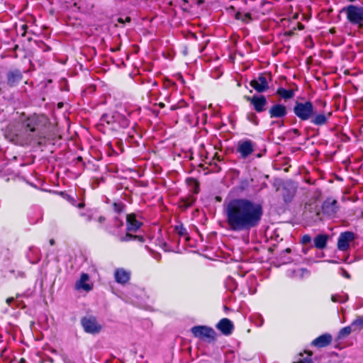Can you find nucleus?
Masks as SVG:
<instances>
[{"label": "nucleus", "mask_w": 363, "mask_h": 363, "mask_svg": "<svg viewBox=\"0 0 363 363\" xmlns=\"http://www.w3.org/2000/svg\"><path fill=\"white\" fill-rule=\"evenodd\" d=\"M235 18L238 20H241L245 23H248L251 21V15L250 13H246L245 14H242L240 12H237L235 14Z\"/></svg>", "instance_id": "nucleus-26"}, {"label": "nucleus", "mask_w": 363, "mask_h": 363, "mask_svg": "<svg viewBox=\"0 0 363 363\" xmlns=\"http://www.w3.org/2000/svg\"><path fill=\"white\" fill-rule=\"evenodd\" d=\"M328 236L325 234H319L314 238V246L318 249H324L326 247Z\"/></svg>", "instance_id": "nucleus-21"}, {"label": "nucleus", "mask_w": 363, "mask_h": 363, "mask_svg": "<svg viewBox=\"0 0 363 363\" xmlns=\"http://www.w3.org/2000/svg\"><path fill=\"white\" fill-rule=\"evenodd\" d=\"M353 331H359L363 329V318L359 317L352 321L351 324Z\"/></svg>", "instance_id": "nucleus-24"}, {"label": "nucleus", "mask_w": 363, "mask_h": 363, "mask_svg": "<svg viewBox=\"0 0 363 363\" xmlns=\"http://www.w3.org/2000/svg\"><path fill=\"white\" fill-rule=\"evenodd\" d=\"M82 206H83V204H82V203H80V204L79 205V207H82Z\"/></svg>", "instance_id": "nucleus-51"}, {"label": "nucleus", "mask_w": 363, "mask_h": 363, "mask_svg": "<svg viewBox=\"0 0 363 363\" xmlns=\"http://www.w3.org/2000/svg\"><path fill=\"white\" fill-rule=\"evenodd\" d=\"M106 116H104L102 117V118H101V121H106Z\"/></svg>", "instance_id": "nucleus-45"}, {"label": "nucleus", "mask_w": 363, "mask_h": 363, "mask_svg": "<svg viewBox=\"0 0 363 363\" xmlns=\"http://www.w3.org/2000/svg\"><path fill=\"white\" fill-rule=\"evenodd\" d=\"M342 275H343L345 277H346V278H347V279H350V274H349L347 271H345V270H344V269H342Z\"/></svg>", "instance_id": "nucleus-39"}, {"label": "nucleus", "mask_w": 363, "mask_h": 363, "mask_svg": "<svg viewBox=\"0 0 363 363\" xmlns=\"http://www.w3.org/2000/svg\"><path fill=\"white\" fill-rule=\"evenodd\" d=\"M136 239H138L140 242H143L144 241V238L142 236H138V238H136Z\"/></svg>", "instance_id": "nucleus-42"}, {"label": "nucleus", "mask_w": 363, "mask_h": 363, "mask_svg": "<svg viewBox=\"0 0 363 363\" xmlns=\"http://www.w3.org/2000/svg\"><path fill=\"white\" fill-rule=\"evenodd\" d=\"M14 301V298L11 297V298H8L6 299V303L10 305L11 302H13Z\"/></svg>", "instance_id": "nucleus-40"}, {"label": "nucleus", "mask_w": 363, "mask_h": 363, "mask_svg": "<svg viewBox=\"0 0 363 363\" xmlns=\"http://www.w3.org/2000/svg\"><path fill=\"white\" fill-rule=\"evenodd\" d=\"M225 222L233 232L250 231L257 227L263 216L262 205L248 199H234L224 207Z\"/></svg>", "instance_id": "nucleus-1"}, {"label": "nucleus", "mask_w": 363, "mask_h": 363, "mask_svg": "<svg viewBox=\"0 0 363 363\" xmlns=\"http://www.w3.org/2000/svg\"><path fill=\"white\" fill-rule=\"evenodd\" d=\"M125 205L122 202H114L113 203V209L116 213H121L123 211Z\"/></svg>", "instance_id": "nucleus-29"}, {"label": "nucleus", "mask_w": 363, "mask_h": 363, "mask_svg": "<svg viewBox=\"0 0 363 363\" xmlns=\"http://www.w3.org/2000/svg\"><path fill=\"white\" fill-rule=\"evenodd\" d=\"M296 193L295 189L289 190L286 189H284V193H283V199L285 203H289L293 199L294 195Z\"/></svg>", "instance_id": "nucleus-23"}, {"label": "nucleus", "mask_w": 363, "mask_h": 363, "mask_svg": "<svg viewBox=\"0 0 363 363\" xmlns=\"http://www.w3.org/2000/svg\"><path fill=\"white\" fill-rule=\"evenodd\" d=\"M216 328L219 330L223 335H229L233 333L234 329V325L233 322L228 318H222L216 325Z\"/></svg>", "instance_id": "nucleus-13"}, {"label": "nucleus", "mask_w": 363, "mask_h": 363, "mask_svg": "<svg viewBox=\"0 0 363 363\" xmlns=\"http://www.w3.org/2000/svg\"><path fill=\"white\" fill-rule=\"evenodd\" d=\"M293 132L296 135H300V132H299V130L298 129H294Z\"/></svg>", "instance_id": "nucleus-41"}, {"label": "nucleus", "mask_w": 363, "mask_h": 363, "mask_svg": "<svg viewBox=\"0 0 363 363\" xmlns=\"http://www.w3.org/2000/svg\"><path fill=\"white\" fill-rule=\"evenodd\" d=\"M355 239V235L350 231L342 233L337 240V248L341 251H346L350 247V242Z\"/></svg>", "instance_id": "nucleus-9"}, {"label": "nucleus", "mask_w": 363, "mask_h": 363, "mask_svg": "<svg viewBox=\"0 0 363 363\" xmlns=\"http://www.w3.org/2000/svg\"><path fill=\"white\" fill-rule=\"evenodd\" d=\"M19 276H21V277H24V273H23V272H20V273H19Z\"/></svg>", "instance_id": "nucleus-48"}, {"label": "nucleus", "mask_w": 363, "mask_h": 363, "mask_svg": "<svg viewBox=\"0 0 363 363\" xmlns=\"http://www.w3.org/2000/svg\"><path fill=\"white\" fill-rule=\"evenodd\" d=\"M89 279V276L88 274L83 273L81 275V277L79 281H77L75 284V288L77 290L83 289L86 291H89L92 289V286L89 284H87Z\"/></svg>", "instance_id": "nucleus-17"}, {"label": "nucleus", "mask_w": 363, "mask_h": 363, "mask_svg": "<svg viewBox=\"0 0 363 363\" xmlns=\"http://www.w3.org/2000/svg\"><path fill=\"white\" fill-rule=\"evenodd\" d=\"M285 251L286 252L289 253L291 252V249L290 248H286Z\"/></svg>", "instance_id": "nucleus-46"}, {"label": "nucleus", "mask_w": 363, "mask_h": 363, "mask_svg": "<svg viewBox=\"0 0 363 363\" xmlns=\"http://www.w3.org/2000/svg\"><path fill=\"white\" fill-rule=\"evenodd\" d=\"M123 225V222L122 220L119 219L118 217L115 218V225L118 228L122 226Z\"/></svg>", "instance_id": "nucleus-36"}, {"label": "nucleus", "mask_w": 363, "mask_h": 363, "mask_svg": "<svg viewBox=\"0 0 363 363\" xmlns=\"http://www.w3.org/2000/svg\"><path fill=\"white\" fill-rule=\"evenodd\" d=\"M191 331L195 337L200 338L208 342H211L216 340V332L210 327L205 325H196L191 328Z\"/></svg>", "instance_id": "nucleus-5"}, {"label": "nucleus", "mask_w": 363, "mask_h": 363, "mask_svg": "<svg viewBox=\"0 0 363 363\" xmlns=\"http://www.w3.org/2000/svg\"><path fill=\"white\" fill-rule=\"evenodd\" d=\"M82 327L86 333L95 334L100 332L101 326L94 316L84 317L81 320Z\"/></svg>", "instance_id": "nucleus-7"}, {"label": "nucleus", "mask_w": 363, "mask_h": 363, "mask_svg": "<svg viewBox=\"0 0 363 363\" xmlns=\"http://www.w3.org/2000/svg\"><path fill=\"white\" fill-rule=\"evenodd\" d=\"M50 244L51 245H53L55 244V240H54L53 239H50Z\"/></svg>", "instance_id": "nucleus-44"}, {"label": "nucleus", "mask_w": 363, "mask_h": 363, "mask_svg": "<svg viewBox=\"0 0 363 363\" xmlns=\"http://www.w3.org/2000/svg\"><path fill=\"white\" fill-rule=\"evenodd\" d=\"M119 50V48H115V49H113L112 51H118Z\"/></svg>", "instance_id": "nucleus-47"}, {"label": "nucleus", "mask_w": 363, "mask_h": 363, "mask_svg": "<svg viewBox=\"0 0 363 363\" xmlns=\"http://www.w3.org/2000/svg\"><path fill=\"white\" fill-rule=\"evenodd\" d=\"M337 202L335 199H328L322 205L323 213L328 216H334L337 211Z\"/></svg>", "instance_id": "nucleus-12"}, {"label": "nucleus", "mask_w": 363, "mask_h": 363, "mask_svg": "<svg viewBox=\"0 0 363 363\" xmlns=\"http://www.w3.org/2000/svg\"><path fill=\"white\" fill-rule=\"evenodd\" d=\"M165 100H166L167 102H169V96L166 97Z\"/></svg>", "instance_id": "nucleus-49"}, {"label": "nucleus", "mask_w": 363, "mask_h": 363, "mask_svg": "<svg viewBox=\"0 0 363 363\" xmlns=\"http://www.w3.org/2000/svg\"><path fill=\"white\" fill-rule=\"evenodd\" d=\"M196 200V198L193 194L182 197L179 199V207L183 210H186L191 206Z\"/></svg>", "instance_id": "nucleus-20"}, {"label": "nucleus", "mask_w": 363, "mask_h": 363, "mask_svg": "<svg viewBox=\"0 0 363 363\" xmlns=\"http://www.w3.org/2000/svg\"><path fill=\"white\" fill-rule=\"evenodd\" d=\"M175 230L180 236H186L188 235L187 230L183 225L175 226Z\"/></svg>", "instance_id": "nucleus-30"}, {"label": "nucleus", "mask_w": 363, "mask_h": 363, "mask_svg": "<svg viewBox=\"0 0 363 363\" xmlns=\"http://www.w3.org/2000/svg\"><path fill=\"white\" fill-rule=\"evenodd\" d=\"M332 339L330 334L325 333L314 339L311 344L318 348L325 347L331 343Z\"/></svg>", "instance_id": "nucleus-16"}, {"label": "nucleus", "mask_w": 363, "mask_h": 363, "mask_svg": "<svg viewBox=\"0 0 363 363\" xmlns=\"http://www.w3.org/2000/svg\"><path fill=\"white\" fill-rule=\"evenodd\" d=\"M138 238V235H133L132 234L129 233L128 232L125 234L124 236H121L119 240L121 242H128L130 240H134Z\"/></svg>", "instance_id": "nucleus-31"}, {"label": "nucleus", "mask_w": 363, "mask_h": 363, "mask_svg": "<svg viewBox=\"0 0 363 363\" xmlns=\"http://www.w3.org/2000/svg\"><path fill=\"white\" fill-rule=\"evenodd\" d=\"M331 300L335 303H345L347 300V296L338 294L333 295Z\"/></svg>", "instance_id": "nucleus-27"}, {"label": "nucleus", "mask_w": 363, "mask_h": 363, "mask_svg": "<svg viewBox=\"0 0 363 363\" xmlns=\"http://www.w3.org/2000/svg\"><path fill=\"white\" fill-rule=\"evenodd\" d=\"M332 116L331 111H320L317 112L314 109V115L310 119L311 123L315 125L321 126L328 123L330 118Z\"/></svg>", "instance_id": "nucleus-10"}, {"label": "nucleus", "mask_w": 363, "mask_h": 363, "mask_svg": "<svg viewBox=\"0 0 363 363\" xmlns=\"http://www.w3.org/2000/svg\"><path fill=\"white\" fill-rule=\"evenodd\" d=\"M47 124V118L44 116L33 114L21 122V128L28 137L26 144L30 143L32 140L43 138L44 130Z\"/></svg>", "instance_id": "nucleus-2"}, {"label": "nucleus", "mask_w": 363, "mask_h": 363, "mask_svg": "<svg viewBox=\"0 0 363 363\" xmlns=\"http://www.w3.org/2000/svg\"><path fill=\"white\" fill-rule=\"evenodd\" d=\"M191 181L194 183V184H195V188H194V193L195 194H198V193H199V184H198V182H197L196 180H194V179H191Z\"/></svg>", "instance_id": "nucleus-38"}, {"label": "nucleus", "mask_w": 363, "mask_h": 363, "mask_svg": "<svg viewBox=\"0 0 363 363\" xmlns=\"http://www.w3.org/2000/svg\"><path fill=\"white\" fill-rule=\"evenodd\" d=\"M325 106H326V102H325V101H324V102H323V107H325Z\"/></svg>", "instance_id": "nucleus-50"}, {"label": "nucleus", "mask_w": 363, "mask_h": 363, "mask_svg": "<svg viewBox=\"0 0 363 363\" xmlns=\"http://www.w3.org/2000/svg\"><path fill=\"white\" fill-rule=\"evenodd\" d=\"M247 118L250 123H252L255 125H257L259 124L258 118L255 113H249L247 115Z\"/></svg>", "instance_id": "nucleus-28"}, {"label": "nucleus", "mask_w": 363, "mask_h": 363, "mask_svg": "<svg viewBox=\"0 0 363 363\" xmlns=\"http://www.w3.org/2000/svg\"><path fill=\"white\" fill-rule=\"evenodd\" d=\"M250 84L259 93L264 92L269 89L267 80L263 74H260L257 78L252 79Z\"/></svg>", "instance_id": "nucleus-11"}, {"label": "nucleus", "mask_w": 363, "mask_h": 363, "mask_svg": "<svg viewBox=\"0 0 363 363\" xmlns=\"http://www.w3.org/2000/svg\"><path fill=\"white\" fill-rule=\"evenodd\" d=\"M353 331L352 325L342 328L338 333V338L342 339L348 336Z\"/></svg>", "instance_id": "nucleus-25"}, {"label": "nucleus", "mask_w": 363, "mask_h": 363, "mask_svg": "<svg viewBox=\"0 0 363 363\" xmlns=\"http://www.w3.org/2000/svg\"><path fill=\"white\" fill-rule=\"evenodd\" d=\"M270 118H283L286 116L287 110L285 106L279 104L273 105L269 110Z\"/></svg>", "instance_id": "nucleus-15"}, {"label": "nucleus", "mask_w": 363, "mask_h": 363, "mask_svg": "<svg viewBox=\"0 0 363 363\" xmlns=\"http://www.w3.org/2000/svg\"><path fill=\"white\" fill-rule=\"evenodd\" d=\"M314 106L311 101H296L293 111L296 117L301 121L310 120L314 115Z\"/></svg>", "instance_id": "nucleus-4"}, {"label": "nucleus", "mask_w": 363, "mask_h": 363, "mask_svg": "<svg viewBox=\"0 0 363 363\" xmlns=\"http://www.w3.org/2000/svg\"><path fill=\"white\" fill-rule=\"evenodd\" d=\"M303 244H308L311 242V238L309 235H304L303 237H302V240H301Z\"/></svg>", "instance_id": "nucleus-34"}, {"label": "nucleus", "mask_w": 363, "mask_h": 363, "mask_svg": "<svg viewBox=\"0 0 363 363\" xmlns=\"http://www.w3.org/2000/svg\"><path fill=\"white\" fill-rule=\"evenodd\" d=\"M245 99L253 106L256 112L262 113L266 110L267 101L264 95H254L252 97L245 96Z\"/></svg>", "instance_id": "nucleus-8"}, {"label": "nucleus", "mask_w": 363, "mask_h": 363, "mask_svg": "<svg viewBox=\"0 0 363 363\" xmlns=\"http://www.w3.org/2000/svg\"><path fill=\"white\" fill-rule=\"evenodd\" d=\"M294 363H313L312 359L310 357L300 358L297 362Z\"/></svg>", "instance_id": "nucleus-33"}, {"label": "nucleus", "mask_w": 363, "mask_h": 363, "mask_svg": "<svg viewBox=\"0 0 363 363\" xmlns=\"http://www.w3.org/2000/svg\"><path fill=\"white\" fill-rule=\"evenodd\" d=\"M277 94L285 100L291 99L294 98L295 95L293 89H286L282 87L277 89Z\"/></svg>", "instance_id": "nucleus-22"}, {"label": "nucleus", "mask_w": 363, "mask_h": 363, "mask_svg": "<svg viewBox=\"0 0 363 363\" xmlns=\"http://www.w3.org/2000/svg\"><path fill=\"white\" fill-rule=\"evenodd\" d=\"M8 84L13 86L18 84L22 79V74L19 70L11 71L7 75Z\"/></svg>", "instance_id": "nucleus-19"}, {"label": "nucleus", "mask_w": 363, "mask_h": 363, "mask_svg": "<svg viewBox=\"0 0 363 363\" xmlns=\"http://www.w3.org/2000/svg\"><path fill=\"white\" fill-rule=\"evenodd\" d=\"M96 220L99 223L103 224L106 221V218L104 216H99Z\"/></svg>", "instance_id": "nucleus-37"}, {"label": "nucleus", "mask_w": 363, "mask_h": 363, "mask_svg": "<svg viewBox=\"0 0 363 363\" xmlns=\"http://www.w3.org/2000/svg\"><path fill=\"white\" fill-rule=\"evenodd\" d=\"M81 216H84L85 218V220L86 222H90L91 220H92L94 219L92 215H91V214L82 213Z\"/></svg>", "instance_id": "nucleus-35"}, {"label": "nucleus", "mask_w": 363, "mask_h": 363, "mask_svg": "<svg viewBox=\"0 0 363 363\" xmlns=\"http://www.w3.org/2000/svg\"><path fill=\"white\" fill-rule=\"evenodd\" d=\"M158 106H159L161 108H164V107L165 106L164 104V103H162V102L159 103V104H158Z\"/></svg>", "instance_id": "nucleus-43"}, {"label": "nucleus", "mask_w": 363, "mask_h": 363, "mask_svg": "<svg viewBox=\"0 0 363 363\" xmlns=\"http://www.w3.org/2000/svg\"><path fill=\"white\" fill-rule=\"evenodd\" d=\"M236 151L242 159H246L255 151V143L248 139L238 143Z\"/></svg>", "instance_id": "nucleus-6"}, {"label": "nucleus", "mask_w": 363, "mask_h": 363, "mask_svg": "<svg viewBox=\"0 0 363 363\" xmlns=\"http://www.w3.org/2000/svg\"><path fill=\"white\" fill-rule=\"evenodd\" d=\"M130 273L123 269H117L114 272V278L117 283L124 284L130 280Z\"/></svg>", "instance_id": "nucleus-18"}, {"label": "nucleus", "mask_w": 363, "mask_h": 363, "mask_svg": "<svg viewBox=\"0 0 363 363\" xmlns=\"http://www.w3.org/2000/svg\"><path fill=\"white\" fill-rule=\"evenodd\" d=\"M142 225L143 223L136 219L134 213L126 216V230L128 232H136Z\"/></svg>", "instance_id": "nucleus-14"}, {"label": "nucleus", "mask_w": 363, "mask_h": 363, "mask_svg": "<svg viewBox=\"0 0 363 363\" xmlns=\"http://www.w3.org/2000/svg\"><path fill=\"white\" fill-rule=\"evenodd\" d=\"M345 13L347 21L352 25L363 26V7L353 4L348 5L341 10Z\"/></svg>", "instance_id": "nucleus-3"}, {"label": "nucleus", "mask_w": 363, "mask_h": 363, "mask_svg": "<svg viewBox=\"0 0 363 363\" xmlns=\"http://www.w3.org/2000/svg\"><path fill=\"white\" fill-rule=\"evenodd\" d=\"M184 106H186V103L184 101H180L177 104L172 105L170 108V110L175 111L178 108H182Z\"/></svg>", "instance_id": "nucleus-32"}]
</instances>
